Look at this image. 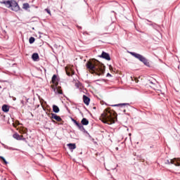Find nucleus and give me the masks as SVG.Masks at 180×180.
Instances as JSON below:
<instances>
[{
  "instance_id": "nucleus-29",
  "label": "nucleus",
  "mask_w": 180,
  "mask_h": 180,
  "mask_svg": "<svg viewBox=\"0 0 180 180\" xmlns=\"http://www.w3.org/2000/svg\"><path fill=\"white\" fill-rule=\"evenodd\" d=\"M116 150H119V148H116Z\"/></svg>"
},
{
  "instance_id": "nucleus-22",
  "label": "nucleus",
  "mask_w": 180,
  "mask_h": 180,
  "mask_svg": "<svg viewBox=\"0 0 180 180\" xmlns=\"http://www.w3.org/2000/svg\"><path fill=\"white\" fill-rule=\"evenodd\" d=\"M35 41L34 37H31L29 39V42L30 44H33V42Z\"/></svg>"
},
{
  "instance_id": "nucleus-20",
  "label": "nucleus",
  "mask_w": 180,
  "mask_h": 180,
  "mask_svg": "<svg viewBox=\"0 0 180 180\" xmlns=\"http://www.w3.org/2000/svg\"><path fill=\"white\" fill-rule=\"evenodd\" d=\"M0 160H1L4 164H5V165H8V162L6 161V160H5V158H4L3 156H0Z\"/></svg>"
},
{
  "instance_id": "nucleus-30",
  "label": "nucleus",
  "mask_w": 180,
  "mask_h": 180,
  "mask_svg": "<svg viewBox=\"0 0 180 180\" xmlns=\"http://www.w3.org/2000/svg\"><path fill=\"white\" fill-rule=\"evenodd\" d=\"M94 109H96V107H94Z\"/></svg>"
},
{
  "instance_id": "nucleus-23",
  "label": "nucleus",
  "mask_w": 180,
  "mask_h": 180,
  "mask_svg": "<svg viewBox=\"0 0 180 180\" xmlns=\"http://www.w3.org/2000/svg\"><path fill=\"white\" fill-rule=\"evenodd\" d=\"M126 105H129V103H122V104H118V105H115V106H124Z\"/></svg>"
},
{
  "instance_id": "nucleus-18",
  "label": "nucleus",
  "mask_w": 180,
  "mask_h": 180,
  "mask_svg": "<svg viewBox=\"0 0 180 180\" xmlns=\"http://www.w3.org/2000/svg\"><path fill=\"white\" fill-rule=\"evenodd\" d=\"M150 88H152V89H154L155 91H157V89H158L157 88V85L154 84L153 82H150Z\"/></svg>"
},
{
  "instance_id": "nucleus-24",
  "label": "nucleus",
  "mask_w": 180,
  "mask_h": 180,
  "mask_svg": "<svg viewBox=\"0 0 180 180\" xmlns=\"http://www.w3.org/2000/svg\"><path fill=\"white\" fill-rule=\"evenodd\" d=\"M46 12H47V13H49V15H51V11H50V9L46 8L45 9Z\"/></svg>"
},
{
  "instance_id": "nucleus-7",
  "label": "nucleus",
  "mask_w": 180,
  "mask_h": 180,
  "mask_svg": "<svg viewBox=\"0 0 180 180\" xmlns=\"http://www.w3.org/2000/svg\"><path fill=\"white\" fill-rule=\"evenodd\" d=\"M48 115L49 116V117H51V119H54L55 120H56V122H62L63 119H61V117L57 115V114L55 113H51V114H48Z\"/></svg>"
},
{
  "instance_id": "nucleus-4",
  "label": "nucleus",
  "mask_w": 180,
  "mask_h": 180,
  "mask_svg": "<svg viewBox=\"0 0 180 180\" xmlns=\"http://www.w3.org/2000/svg\"><path fill=\"white\" fill-rule=\"evenodd\" d=\"M130 54L131 56L135 57V58L139 60V61H141V63H144L146 67H150V62H148V60L144 56L134 52H130Z\"/></svg>"
},
{
  "instance_id": "nucleus-13",
  "label": "nucleus",
  "mask_w": 180,
  "mask_h": 180,
  "mask_svg": "<svg viewBox=\"0 0 180 180\" xmlns=\"http://www.w3.org/2000/svg\"><path fill=\"white\" fill-rule=\"evenodd\" d=\"M13 139L16 140H25L22 135H19L18 133H15L13 135Z\"/></svg>"
},
{
  "instance_id": "nucleus-28",
  "label": "nucleus",
  "mask_w": 180,
  "mask_h": 180,
  "mask_svg": "<svg viewBox=\"0 0 180 180\" xmlns=\"http://www.w3.org/2000/svg\"><path fill=\"white\" fill-rule=\"evenodd\" d=\"M52 122H53V123H56V121H55L54 120H52Z\"/></svg>"
},
{
  "instance_id": "nucleus-11",
  "label": "nucleus",
  "mask_w": 180,
  "mask_h": 180,
  "mask_svg": "<svg viewBox=\"0 0 180 180\" xmlns=\"http://www.w3.org/2000/svg\"><path fill=\"white\" fill-rule=\"evenodd\" d=\"M52 83L53 84V85L55 86H58V79H57V75H53L52 77Z\"/></svg>"
},
{
  "instance_id": "nucleus-3",
  "label": "nucleus",
  "mask_w": 180,
  "mask_h": 180,
  "mask_svg": "<svg viewBox=\"0 0 180 180\" xmlns=\"http://www.w3.org/2000/svg\"><path fill=\"white\" fill-rule=\"evenodd\" d=\"M4 4L7 8H11L12 11H14V12L20 11V7H19L18 2L15 0L4 1Z\"/></svg>"
},
{
  "instance_id": "nucleus-6",
  "label": "nucleus",
  "mask_w": 180,
  "mask_h": 180,
  "mask_svg": "<svg viewBox=\"0 0 180 180\" xmlns=\"http://www.w3.org/2000/svg\"><path fill=\"white\" fill-rule=\"evenodd\" d=\"M165 164H174L176 167L180 166V158H174L172 159L169 162V160H167Z\"/></svg>"
},
{
  "instance_id": "nucleus-17",
  "label": "nucleus",
  "mask_w": 180,
  "mask_h": 180,
  "mask_svg": "<svg viewBox=\"0 0 180 180\" xmlns=\"http://www.w3.org/2000/svg\"><path fill=\"white\" fill-rule=\"evenodd\" d=\"M53 111L55 113H58V112H60V108H58V106L54 105H53Z\"/></svg>"
},
{
  "instance_id": "nucleus-16",
  "label": "nucleus",
  "mask_w": 180,
  "mask_h": 180,
  "mask_svg": "<svg viewBox=\"0 0 180 180\" xmlns=\"http://www.w3.org/2000/svg\"><path fill=\"white\" fill-rule=\"evenodd\" d=\"M3 112H9V106L8 105H4L1 108Z\"/></svg>"
},
{
  "instance_id": "nucleus-5",
  "label": "nucleus",
  "mask_w": 180,
  "mask_h": 180,
  "mask_svg": "<svg viewBox=\"0 0 180 180\" xmlns=\"http://www.w3.org/2000/svg\"><path fill=\"white\" fill-rule=\"evenodd\" d=\"M72 120L73 121V123L77 126V127L82 130L84 129V126H88L89 124V121L86 118H83L81 121V123L78 122L77 120H75L74 118H72ZM83 125V126H82Z\"/></svg>"
},
{
  "instance_id": "nucleus-2",
  "label": "nucleus",
  "mask_w": 180,
  "mask_h": 180,
  "mask_svg": "<svg viewBox=\"0 0 180 180\" xmlns=\"http://www.w3.org/2000/svg\"><path fill=\"white\" fill-rule=\"evenodd\" d=\"M100 120L107 124H113L117 121V113L110 108H108L101 114Z\"/></svg>"
},
{
  "instance_id": "nucleus-1",
  "label": "nucleus",
  "mask_w": 180,
  "mask_h": 180,
  "mask_svg": "<svg viewBox=\"0 0 180 180\" xmlns=\"http://www.w3.org/2000/svg\"><path fill=\"white\" fill-rule=\"evenodd\" d=\"M86 67L92 74L94 73L98 76L105 74V65L98 60H93L88 61L86 63Z\"/></svg>"
},
{
  "instance_id": "nucleus-15",
  "label": "nucleus",
  "mask_w": 180,
  "mask_h": 180,
  "mask_svg": "<svg viewBox=\"0 0 180 180\" xmlns=\"http://www.w3.org/2000/svg\"><path fill=\"white\" fill-rule=\"evenodd\" d=\"M32 58L34 61H37L39 60V53H33L32 56Z\"/></svg>"
},
{
  "instance_id": "nucleus-21",
  "label": "nucleus",
  "mask_w": 180,
  "mask_h": 180,
  "mask_svg": "<svg viewBox=\"0 0 180 180\" xmlns=\"http://www.w3.org/2000/svg\"><path fill=\"white\" fill-rule=\"evenodd\" d=\"M131 81H134L136 84L139 83V79L136 77H131Z\"/></svg>"
},
{
  "instance_id": "nucleus-14",
  "label": "nucleus",
  "mask_w": 180,
  "mask_h": 180,
  "mask_svg": "<svg viewBox=\"0 0 180 180\" xmlns=\"http://www.w3.org/2000/svg\"><path fill=\"white\" fill-rule=\"evenodd\" d=\"M68 147L72 151V150H75L77 148V145H75V143H69L68 144Z\"/></svg>"
},
{
  "instance_id": "nucleus-8",
  "label": "nucleus",
  "mask_w": 180,
  "mask_h": 180,
  "mask_svg": "<svg viewBox=\"0 0 180 180\" xmlns=\"http://www.w3.org/2000/svg\"><path fill=\"white\" fill-rule=\"evenodd\" d=\"M100 57L101 58H104L105 60H107V61H110V56L109 55V53L103 51L101 55L100 56Z\"/></svg>"
},
{
  "instance_id": "nucleus-26",
  "label": "nucleus",
  "mask_w": 180,
  "mask_h": 180,
  "mask_svg": "<svg viewBox=\"0 0 180 180\" xmlns=\"http://www.w3.org/2000/svg\"><path fill=\"white\" fill-rule=\"evenodd\" d=\"M107 77H112V75H110V73H108Z\"/></svg>"
},
{
  "instance_id": "nucleus-12",
  "label": "nucleus",
  "mask_w": 180,
  "mask_h": 180,
  "mask_svg": "<svg viewBox=\"0 0 180 180\" xmlns=\"http://www.w3.org/2000/svg\"><path fill=\"white\" fill-rule=\"evenodd\" d=\"M83 102H84V103H85V105H86L88 106V105H89V102H91V99L89 98V97L84 95L83 96Z\"/></svg>"
},
{
  "instance_id": "nucleus-9",
  "label": "nucleus",
  "mask_w": 180,
  "mask_h": 180,
  "mask_svg": "<svg viewBox=\"0 0 180 180\" xmlns=\"http://www.w3.org/2000/svg\"><path fill=\"white\" fill-rule=\"evenodd\" d=\"M52 89H53L54 92H56V94H59L60 95H62L63 94V90H61V86H58L56 89V86L54 85H51V86Z\"/></svg>"
},
{
  "instance_id": "nucleus-25",
  "label": "nucleus",
  "mask_w": 180,
  "mask_h": 180,
  "mask_svg": "<svg viewBox=\"0 0 180 180\" xmlns=\"http://www.w3.org/2000/svg\"><path fill=\"white\" fill-rule=\"evenodd\" d=\"M109 69L110 71H113V67L112 65H109Z\"/></svg>"
},
{
  "instance_id": "nucleus-31",
  "label": "nucleus",
  "mask_w": 180,
  "mask_h": 180,
  "mask_svg": "<svg viewBox=\"0 0 180 180\" xmlns=\"http://www.w3.org/2000/svg\"><path fill=\"white\" fill-rule=\"evenodd\" d=\"M124 112H126V110H124Z\"/></svg>"
},
{
  "instance_id": "nucleus-19",
  "label": "nucleus",
  "mask_w": 180,
  "mask_h": 180,
  "mask_svg": "<svg viewBox=\"0 0 180 180\" xmlns=\"http://www.w3.org/2000/svg\"><path fill=\"white\" fill-rule=\"evenodd\" d=\"M29 8H30V6L29 5L28 3H25L22 5V9H29Z\"/></svg>"
},
{
  "instance_id": "nucleus-27",
  "label": "nucleus",
  "mask_w": 180,
  "mask_h": 180,
  "mask_svg": "<svg viewBox=\"0 0 180 180\" xmlns=\"http://www.w3.org/2000/svg\"><path fill=\"white\" fill-rule=\"evenodd\" d=\"M13 126L14 127H16V124H13Z\"/></svg>"
},
{
  "instance_id": "nucleus-10",
  "label": "nucleus",
  "mask_w": 180,
  "mask_h": 180,
  "mask_svg": "<svg viewBox=\"0 0 180 180\" xmlns=\"http://www.w3.org/2000/svg\"><path fill=\"white\" fill-rule=\"evenodd\" d=\"M65 72L68 77H72V75H74V70L70 68H65Z\"/></svg>"
}]
</instances>
